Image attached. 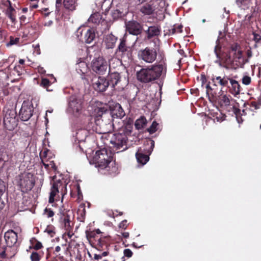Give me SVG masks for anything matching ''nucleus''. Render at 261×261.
<instances>
[{
	"mask_svg": "<svg viewBox=\"0 0 261 261\" xmlns=\"http://www.w3.org/2000/svg\"><path fill=\"white\" fill-rule=\"evenodd\" d=\"M229 83H230V85H228L227 87L229 89V92L234 96L240 94L241 90V87L239 82L233 79L232 77H230Z\"/></svg>",
	"mask_w": 261,
	"mask_h": 261,
	"instance_id": "obj_28",
	"label": "nucleus"
},
{
	"mask_svg": "<svg viewBox=\"0 0 261 261\" xmlns=\"http://www.w3.org/2000/svg\"><path fill=\"white\" fill-rule=\"evenodd\" d=\"M31 2L29 4V8L31 10L36 9L38 7V3L39 0H30Z\"/></svg>",
	"mask_w": 261,
	"mask_h": 261,
	"instance_id": "obj_51",
	"label": "nucleus"
},
{
	"mask_svg": "<svg viewBox=\"0 0 261 261\" xmlns=\"http://www.w3.org/2000/svg\"><path fill=\"white\" fill-rule=\"evenodd\" d=\"M44 253L43 251H33L30 255L31 261H40L43 257Z\"/></svg>",
	"mask_w": 261,
	"mask_h": 261,
	"instance_id": "obj_39",
	"label": "nucleus"
},
{
	"mask_svg": "<svg viewBox=\"0 0 261 261\" xmlns=\"http://www.w3.org/2000/svg\"><path fill=\"white\" fill-rule=\"evenodd\" d=\"M117 41V37L112 34L107 35L103 40L107 48H113Z\"/></svg>",
	"mask_w": 261,
	"mask_h": 261,
	"instance_id": "obj_30",
	"label": "nucleus"
},
{
	"mask_svg": "<svg viewBox=\"0 0 261 261\" xmlns=\"http://www.w3.org/2000/svg\"><path fill=\"white\" fill-rule=\"evenodd\" d=\"M230 49L232 51L236 53L240 49V46L237 43H233L231 45Z\"/></svg>",
	"mask_w": 261,
	"mask_h": 261,
	"instance_id": "obj_55",
	"label": "nucleus"
},
{
	"mask_svg": "<svg viewBox=\"0 0 261 261\" xmlns=\"http://www.w3.org/2000/svg\"><path fill=\"white\" fill-rule=\"evenodd\" d=\"M51 84L50 81L46 78H42L41 79V82L40 83V86L45 88L48 91H51L52 90H50L48 89V87Z\"/></svg>",
	"mask_w": 261,
	"mask_h": 261,
	"instance_id": "obj_43",
	"label": "nucleus"
},
{
	"mask_svg": "<svg viewBox=\"0 0 261 261\" xmlns=\"http://www.w3.org/2000/svg\"><path fill=\"white\" fill-rule=\"evenodd\" d=\"M94 112L97 113V126L95 132L99 134H105L109 133L112 126V119L107 109L104 107L96 108Z\"/></svg>",
	"mask_w": 261,
	"mask_h": 261,
	"instance_id": "obj_3",
	"label": "nucleus"
},
{
	"mask_svg": "<svg viewBox=\"0 0 261 261\" xmlns=\"http://www.w3.org/2000/svg\"><path fill=\"white\" fill-rule=\"evenodd\" d=\"M61 248L59 246H57L55 247V251L54 252V253L56 255L57 257H58L59 258H62L63 256H61V254L59 253V252L61 251Z\"/></svg>",
	"mask_w": 261,
	"mask_h": 261,
	"instance_id": "obj_56",
	"label": "nucleus"
},
{
	"mask_svg": "<svg viewBox=\"0 0 261 261\" xmlns=\"http://www.w3.org/2000/svg\"><path fill=\"white\" fill-rule=\"evenodd\" d=\"M10 41L7 44V46H12L13 45H17L19 43L20 38L19 37H15L12 36H10L9 37Z\"/></svg>",
	"mask_w": 261,
	"mask_h": 261,
	"instance_id": "obj_44",
	"label": "nucleus"
},
{
	"mask_svg": "<svg viewBox=\"0 0 261 261\" xmlns=\"http://www.w3.org/2000/svg\"><path fill=\"white\" fill-rule=\"evenodd\" d=\"M97 114L95 113L93 116H88L85 118V129L88 130L95 132V128L97 126Z\"/></svg>",
	"mask_w": 261,
	"mask_h": 261,
	"instance_id": "obj_24",
	"label": "nucleus"
},
{
	"mask_svg": "<svg viewBox=\"0 0 261 261\" xmlns=\"http://www.w3.org/2000/svg\"><path fill=\"white\" fill-rule=\"evenodd\" d=\"M200 81L201 83V86L203 87L204 85L206 84V83L207 82V79H206V75H205V74L204 73H202L200 74Z\"/></svg>",
	"mask_w": 261,
	"mask_h": 261,
	"instance_id": "obj_53",
	"label": "nucleus"
},
{
	"mask_svg": "<svg viewBox=\"0 0 261 261\" xmlns=\"http://www.w3.org/2000/svg\"><path fill=\"white\" fill-rule=\"evenodd\" d=\"M62 0H56V11L59 12L60 11V7L62 5Z\"/></svg>",
	"mask_w": 261,
	"mask_h": 261,
	"instance_id": "obj_60",
	"label": "nucleus"
},
{
	"mask_svg": "<svg viewBox=\"0 0 261 261\" xmlns=\"http://www.w3.org/2000/svg\"><path fill=\"white\" fill-rule=\"evenodd\" d=\"M210 82H208L205 86L206 89V95H207L208 99L210 100L214 98V94L213 93H210V89L211 90L212 87L210 85Z\"/></svg>",
	"mask_w": 261,
	"mask_h": 261,
	"instance_id": "obj_48",
	"label": "nucleus"
},
{
	"mask_svg": "<svg viewBox=\"0 0 261 261\" xmlns=\"http://www.w3.org/2000/svg\"><path fill=\"white\" fill-rule=\"evenodd\" d=\"M154 147V141L149 139L144 143L143 147L138 148L136 153V157L138 162L143 165H145L149 160V155Z\"/></svg>",
	"mask_w": 261,
	"mask_h": 261,
	"instance_id": "obj_8",
	"label": "nucleus"
},
{
	"mask_svg": "<svg viewBox=\"0 0 261 261\" xmlns=\"http://www.w3.org/2000/svg\"><path fill=\"white\" fill-rule=\"evenodd\" d=\"M116 53L121 58L127 61L131 60L133 58V48L126 44V38L123 37L120 39V42L116 50Z\"/></svg>",
	"mask_w": 261,
	"mask_h": 261,
	"instance_id": "obj_12",
	"label": "nucleus"
},
{
	"mask_svg": "<svg viewBox=\"0 0 261 261\" xmlns=\"http://www.w3.org/2000/svg\"><path fill=\"white\" fill-rule=\"evenodd\" d=\"M5 240L8 247L14 246L17 242V233L12 229H9L5 233Z\"/></svg>",
	"mask_w": 261,
	"mask_h": 261,
	"instance_id": "obj_22",
	"label": "nucleus"
},
{
	"mask_svg": "<svg viewBox=\"0 0 261 261\" xmlns=\"http://www.w3.org/2000/svg\"><path fill=\"white\" fill-rule=\"evenodd\" d=\"M76 36L82 42L90 43L95 38V33L94 30L92 28H79L76 32Z\"/></svg>",
	"mask_w": 261,
	"mask_h": 261,
	"instance_id": "obj_15",
	"label": "nucleus"
},
{
	"mask_svg": "<svg viewBox=\"0 0 261 261\" xmlns=\"http://www.w3.org/2000/svg\"><path fill=\"white\" fill-rule=\"evenodd\" d=\"M128 223L126 220H123L119 225V227L120 228L125 229L127 228Z\"/></svg>",
	"mask_w": 261,
	"mask_h": 261,
	"instance_id": "obj_57",
	"label": "nucleus"
},
{
	"mask_svg": "<svg viewBox=\"0 0 261 261\" xmlns=\"http://www.w3.org/2000/svg\"><path fill=\"white\" fill-rule=\"evenodd\" d=\"M220 37H218L214 47V53L217 58L215 63L218 64L219 66L228 69L229 68L233 61L231 59L230 51H225L222 49V45L220 43Z\"/></svg>",
	"mask_w": 261,
	"mask_h": 261,
	"instance_id": "obj_6",
	"label": "nucleus"
},
{
	"mask_svg": "<svg viewBox=\"0 0 261 261\" xmlns=\"http://www.w3.org/2000/svg\"><path fill=\"white\" fill-rule=\"evenodd\" d=\"M247 105H249L250 107L254 108L255 110H257L259 109L260 106H261V100H258L257 102L254 101H251L250 103L248 102H245L243 107H245Z\"/></svg>",
	"mask_w": 261,
	"mask_h": 261,
	"instance_id": "obj_45",
	"label": "nucleus"
},
{
	"mask_svg": "<svg viewBox=\"0 0 261 261\" xmlns=\"http://www.w3.org/2000/svg\"><path fill=\"white\" fill-rule=\"evenodd\" d=\"M13 156L12 154H8L7 160H4L2 156H0V169H3L5 166L9 164L10 166H14V163L12 160Z\"/></svg>",
	"mask_w": 261,
	"mask_h": 261,
	"instance_id": "obj_38",
	"label": "nucleus"
},
{
	"mask_svg": "<svg viewBox=\"0 0 261 261\" xmlns=\"http://www.w3.org/2000/svg\"><path fill=\"white\" fill-rule=\"evenodd\" d=\"M126 31L133 35L137 36L141 34L142 32V26L141 24L135 20L125 22Z\"/></svg>",
	"mask_w": 261,
	"mask_h": 261,
	"instance_id": "obj_19",
	"label": "nucleus"
},
{
	"mask_svg": "<svg viewBox=\"0 0 261 261\" xmlns=\"http://www.w3.org/2000/svg\"><path fill=\"white\" fill-rule=\"evenodd\" d=\"M86 236L91 245L99 251H108L111 243L110 236H105L99 229L86 231Z\"/></svg>",
	"mask_w": 261,
	"mask_h": 261,
	"instance_id": "obj_2",
	"label": "nucleus"
},
{
	"mask_svg": "<svg viewBox=\"0 0 261 261\" xmlns=\"http://www.w3.org/2000/svg\"><path fill=\"white\" fill-rule=\"evenodd\" d=\"M48 151V150L46 149L42 153H40V158L41 159V160H43L44 158H45L46 157Z\"/></svg>",
	"mask_w": 261,
	"mask_h": 261,
	"instance_id": "obj_61",
	"label": "nucleus"
},
{
	"mask_svg": "<svg viewBox=\"0 0 261 261\" xmlns=\"http://www.w3.org/2000/svg\"><path fill=\"white\" fill-rule=\"evenodd\" d=\"M124 255L127 257H130L133 255V252L129 249H125L123 251Z\"/></svg>",
	"mask_w": 261,
	"mask_h": 261,
	"instance_id": "obj_58",
	"label": "nucleus"
},
{
	"mask_svg": "<svg viewBox=\"0 0 261 261\" xmlns=\"http://www.w3.org/2000/svg\"><path fill=\"white\" fill-rule=\"evenodd\" d=\"M63 5L64 8L70 11H73L75 10L76 7L75 0H63Z\"/></svg>",
	"mask_w": 261,
	"mask_h": 261,
	"instance_id": "obj_36",
	"label": "nucleus"
},
{
	"mask_svg": "<svg viewBox=\"0 0 261 261\" xmlns=\"http://www.w3.org/2000/svg\"><path fill=\"white\" fill-rule=\"evenodd\" d=\"M109 252L108 251H103L101 254H95L94 255V258L95 259H99L102 258V256H106L109 254Z\"/></svg>",
	"mask_w": 261,
	"mask_h": 261,
	"instance_id": "obj_52",
	"label": "nucleus"
},
{
	"mask_svg": "<svg viewBox=\"0 0 261 261\" xmlns=\"http://www.w3.org/2000/svg\"><path fill=\"white\" fill-rule=\"evenodd\" d=\"M76 70L77 72L82 75V79L88 81L86 77V74L88 72L89 69L87 64L85 61H81L76 64Z\"/></svg>",
	"mask_w": 261,
	"mask_h": 261,
	"instance_id": "obj_29",
	"label": "nucleus"
},
{
	"mask_svg": "<svg viewBox=\"0 0 261 261\" xmlns=\"http://www.w3.org/2000/svg\"><path fill=\"white\" fill-rule=\"evenodd\" d=\"M121 234L124 238H127L129 237V233L128 232H122Z\"/></svg>",
	"mask_w": 261,
	"mask_h": 261,
	"instance_id": "obj_64",
	"label": "nucleus"
},
{
	"mask_svg": "<svg viewBox=\"0 0 261 261\" xmlns=\"http://www.w3.org/2000/svg\"><path fill=\"white\" fill-rule=\"evenodd\" d=\"M159 124L155 121H153L151 126L147 129V131L150 134H152L157 131V127Z\"/></svg>",
	"mask_w": 261,
	"mask_h": 261,
	"instance_id": "obj_47",
	"label": "nucleus"
},
{
	"mask_svg": "<svg viewBox=\"0 0 261 261\" xmlns=\"http://www.w3.org/2000/svg\"><path fill=\"white\" fill-rule=\"evenodd\" d=\"M72 212L70 210H61L59 218L60 223L62 227L66 231L67 234L69 238L73 234L72 230L73 223L71 220V215Z\"/></svg>",
	"mask_w": 261,
	"mask_h": 261,
	"instance_id": "obj_10",
	"label": "nucleus"
},
{
	"mask_svg": "<svg viewBox=\"0 0 261 261\" xmlns=\"http://www.w3.org/2000/svg\"><path fill=\"white\" fill-rule=\"evenodd\" d=\"M191 91L192 94H195L196 95L198 94L199 90L198 89H191Z\"/></svg>",
	"mask_w": 261,
	"mask_h": 261,
	"instance_id": "obj_63",
	"label": "nucleus"
},
{
	"mask_svg": "<svg viewBox=\"0 0 261 261\" xmlns=\"http://www.w3.org/2000/svg\"><path fill=\"white\" fill-rule=\"evenodd\" d=\"M230 79V76L224 75L223 76H214L212 79V81L214 85L216 86H220L223 88L228 87Z\"/></svg>",
	"mask_w": 261,
	"mask_h": 261,
	"instance_id": "obj_25",
	"label": "nucleus"
},
{
	"mask_svg": "<svg viewBox=\"0 0 261 261\" xmlns=\"http://www.w3.org/2000/svg\"><path fill=\"white\" fill-rule=\"evenodd\" d=\"M51 185V191L49 197V202L53 203L56 198H59L61 194L62 197L67 193V185L68 182L67 179H65L62 175L59 176H54L50 181Z\"/></svg>",
	"mask_w": 261,
	"mask_h": 261,
	"instance_id": "obj_4",
	"label": "nucleus"
},
{
	"mask_svg": "<svg viewBox=\"0 0 261 261\" xmlns=\"http://www.w3.org/2000/svg\"><path fill=\"white\" fill-rule=\"evenodd\" d=\"M82 106L80 100L75 97L70 98L69 102V109L74 114H79L82 110Z\"/></svg>",
	"mask_w": 261,
	"mask_h": 261,
	"instance_id": "obj_23",
	"label": "nucleus"
},
{
	"mask_svg": "<svg viewBox=\"0 0 261 261\" xmlns=\"http://www.w3.org/2000/svg\"><path fill=\"white\" fill-rule=\"evenodd\" d=\"M107 111L110 114L111 118L112 119L113 117L122 118L125 115L122 108L119 103H116L111 110H107Z\"/></svg>",
	"mask_w": 261,
	"mask_h": 261,
	"instance_id": "obj_27",
	"label": "nucleus"
},
{
	"mask_svg": "<svg viewBox=\"0 0 261 261\" xmlns=\"http://www.w3.org/2000/svg\"><path fill=\"white\" fill-rule=\"evenodd\" d=\"M50 237H54L55 235V228L53 225H48L44 230Z\"/></svg>",
	"mask_w": 261,
	"mask_h": 261,
	"instance_id": "obj_46",
	"label": "nucleus"
},
{
	"mask_svg": "<svg viewBox=\"0 0 261 261\" xmlns=\"http://www.w3.org/2000/svg\"><path fill=\"white\" fill-rule=\"evenodd\" d=\"M233 98L230 95L226 94L222 95L219 97V104L222 107H224L225 108L230 106L232 103V99Z\"/></svg>",
	"mask_w": 261,
	"mask_h": 261,
	"instance_id": "obj_31",
	"label": "nucleus"
},
{
	"mask_svg": "<svg viewBox=\"0 0 261 261\" xmlns=\"http://www.w3.org/2000/svg\"><path fill=\"white\" fill-rule=\"evenodd\" d=\"M242 82L245 85H249L251 82V79L248 75H244L242 77Z\"/></svg>",
	"mask_w": 261,
	"mask_h": 261,
	"instance_id": "obj_50",
	"label": "nucleus"
},
{
	"mask_svg": "<svg viewBox=\"0 0 261 261\" xmlns=\"http://www.w3.org/2000/svg\"><path fill=\"white\" fill-rule=\"evenodd\" d=\"M234 54L236 58L239 60L242 59V51L240 49L238 50V51L234 53Z\"/></svg>",
	"mask_w": 261,
	"mask_h": 261,
	"instance_id": "obj_59",
	"label": "nucleus"
},
{
	"mask_svg": "<svg viewBox=\"0 0 261 261\" xmlns=\"http://www.w3.org/2000/svg\"><path fill=\"white\" fill-rule=\"evenodd\" d=\"M113 155L110 151L104 148L96 151L93 161L96 167L101 169H106L109 167V164L113 161Z\"/></svg>",
	"mask_w": 261,
	"mask_h": 261,
	"instance_id": "obj_7",
	"label": "nucleus"
},
{
	"mask_svg": "<svg viewBox=\"0 0 261 261\" xmlns=\"http://www.w3.org/2000/svg\"><path fill=\"white\" fill-rule=\"evenodd\" d=\"M127 137L124 133L113 134L111 137L110 142L112 147L116 150L124 151L127 148Z\"/></svg>",
	"mask_w": 261,
	"mask_h": 261,
	"instance_id": "obj_11",
	"label": "nucleus"
},
{
	"mask_svg": "<svg viewBox=\"0 0 261 261\" xmlns=\"http://www.w3.org/2000/svg\"><path fill=\"white\" fill-rule=\"evenodd\" d=\"M161 60L159 63L146 68H142L137 72L138 80L144 83H149L164 78L167 72V64L164 55L160 54Z\"/></svg>",
	"mask_w": 261,
	"mask_h": 261,
	"instance_id": "obj_1",
	"label": "nucleus"
},
{
	"mask_svg": "<svg viewBox=\"0 0 261 261\" xmlns=\"http://www.w3.org/2000/svg\"><path fill=\"white\" fill-rule=\"evenodd\" d=\"M138 9L143 15H150L154 12H163L166 10L165 0H150L148 3L141 2Z\"/></svg>",
	"mask_w": 261,
	"mask_h": 261,
	"instance_id": "obj_5",
	"label": "nucleus"
},
{
	"mask_svg": "<svg viewBox=\"0 0 261 261\" xmlns=\"http://www.w3.org/2000/svg\"><path fill=\"white\" fill-rule=\"evenodd\" d=\"M147 121L145 116H141L137 119L135 123V126L137 129H141L144 128L147 125Z\"/></svg>",
	"mask_w": 261,
	"mask_h": 261,
	"instance_id": "obj_35",
	"label": "nucleus"
},
{
	"mask_svg": "<svg viewBox=\"0 0 261 261\" xmlns=\"http://www.w3.org/2000/svg\"><path fill=\"white\" fill-rule=\"evenodd\" d=\"M70 195L72 197H74L75 196H77L76 200L78 202L81 201L83 199V195L81 190V188L79 184L76 185L75 192H74L73 190L71 191Z\"/></svg>",
	"mask_w": 261,
	"mask_h": 261,
	"instance_id": "obj_40",
	"label": "nucleus"
},
{
	"mask_svg": "<svg viewBox=\"0 0 261 261\" xmlns=\"http://www.w3.org/2000/svg\"><path fill=\"white\" fill-rule=\"evenodd\" d=\"M252 35L253 36V40L255 43H259L260 41H261V35L256 33L255 32H253Z\"/></svg>",
	"mask_w": 261,
	"mask_h": 261,
	"instance_id": "obj_54",
	"label": "nucleus"
},
{
	"mask_svg": "<svg viewBox=\"0 0 261 261\" xmlns=\"http://www.w3.org/2000/svg\"><path fill=\"white\" fill-rule=\"evenodd\" d=\"M30 242L31 246L29 248L34 249V251H40V250L43 248L42 244L35 238H32Z\"/></svg>",
	"mask_w": 261,
	"mask_h": 261,
	"instance_id": "obj_33",
	"label": "nucleus"
},
{
	"mask_svg": "<svg viewBox=\"0 0 261 261\" xmlns=\"http://www.w3.org/2000/svg\"><path fill=\"white\" fill-rule=\"evenodd\" d=\"M227 111L229 112H232L234 114L237 120L239 123H241L243 121L242 118V114L241 110L239 109V103L237 102V100L234 99H232V103L230 106L226 108Z\"/></svg>",
	"mask_w": 261,
	"mask_h": 261,
	"instance_id": "obj_21",
	"label": "nucleus"
},
{
	"mask_svg": "<svg viewBox=\"0 0 261 261\" xmlns=\"http://www.w3.org/2000/svg\"><path fill=\"white\" fill-rule=\"evenodd\" d=\"M33 112L34 107L32 103L29 101H24L19 111V118L22 121H28L33 116Z\"/></svg>",
	"mask_w": 261,
	"mask_h": 261,
	"instance_id": "obj_17",
	"label": "nucleus"
},
{
	"mask_svg": "<svg viewBox=\"0 0 261 261\" xmlns=\"http://www.w3.org/2000/svg\"><path fill=\"white\" fill-rule=\"evenodd\" d=\"M17 122L16 113L13 110H8L4 117V124L6 128L9 130H13L17 125Z\"/></svg>",
	"mask_w": 261,
	"mask_h": 261,
	"instance_id": "obj_16",
	"label": "nucleus"
},
{
	"mask_svg": "<svg viewBox=\"0 0 261 261\" xmlns=\"http://www.w3.org/2000/svg\"><path fill=\"white\" fill-rule=\"evenodd\" d=\"M88 135V131L86 129H79L77 130L75 137L79 142H84Z\"/></svg>",
	"mask_w": 261,
	"mask_h": 261,
	"instance_id": "obj_34",
	"label": "nucleus"
},
{
	"mask_svg": "<svg viewBox=\"0 0 261 261\" xmlns=\"http://www.w3.org/2000/svg\"><path fill=\"white\" fill-rule=\"evenodd\" d=\"M18 185L23 193H27L34 187L35 183L34 176L31 173H23L19 176Z\"/></svg>",
	"mask_w": 261,
	"mask_h": 261,
	"instance_id": "obj_9",
	"label": "nucleus"
},
{
	"mask_svg": "<svg viewBox=\"0 0 261 261\" xmlns=\"http://www.w3.org/2000/svg\"><path fill=\"white\" fill-rule=\"evenodd\" d=\"M138 56L140 60L146 63H152L156 59V50L154 48L146 47L139 50Z\"/></svg>",
	"mask_w": 261,
	"mask_h": 261,
	"instance_id": "obj_14",
	"label": "nucleus"
},
{
	"mask_svg": "<svg viewBox=\"0 0 261 261\" xmlns=\"http://www.w3.org/2000/svg\"><path fill=\"white\" fill-rule=\"evenodd\" d=\"M161 30L159 26L152 25L149 27L148 29L145 31L146 36L145 37V40H150L151 38L158 37L161 34Z\"/></svg>",
	"mask_w": 261,
	"mask_h": 261,
	"instance_id": "obj_26",
	"label": "nucleus"
},
{
	"mask_svg": "<svg viewBox=\"0 0 261 261\" xmlns=\"http://www.w3.org/2000/svg\"><path fill=\"white\" fill-rule=\"evenodd\" d=\"M108 86L114 88L117 86L118 89H122L123 85H121V78L119 73L114 72L109 73L107 78Z\"/></svg>",
	"mask_w": 261,
	"mask_h": 261,
	"instance_id": "obj_18",
	"label": "nucleus"
},
{
	"mask_svg": "<svg viewBox=\"0 0 261 261\" xmlns=\"http://www.w3.org/2000/svg\"><path fill=\"white\" fill-rule=\"evenodd\" d=\"M107 61L101 56L94 57L91 63L92 70L98 74H105L108 69Z\"/></svg>",
	"mask_w": 261,
	"mask_h": 261,
	"instance_id": "obj_13",
	"label": "nucleus"
},
{
	"mask_svg": "<svg viewBox=\"0 0 261 261\" xmlns=\"http://www.w3.org/2000/svg\"><path fill=\"white\" fill-rule=\"evenodd\" d=\"M15 10L11 6V3L9 2V6L7 9L6 14L11 20V22L13 24H15L16 20L15 18Z\"/></svg>",
	"mask_w": 261,
	"mask_h": 261,
	"instance_id": "obj_32",
	"label": "nucleus"
},
{
	"mask_svg": "<svg viewBox=\"0 0 261 261\" xmlns=\"http://www.w3.org/2000/svg\"><path fill=\"white\" fill-rule=\"evenodd\" d=\"M245 1V0H236V3L238 6L241 7Z\"/></svg>",
	"mask_w": 261,
	"mask_h": 261,
	"instance_id": "obj_62",
	"label": "nucleus"
},
{
	"mask_svg": "<svg viewBox=\"0 0 261 261\" xmlns=\"http://www.w3.org/2000/svg\"><path fill=\"white\" fill-rule=\"evenodd\" d=\"M183 25L181 24H174L171 29L168 30L166 34L170 36L182 32Z\"/></svg>",
	"mask_w": 261,
	"mask_h": 261,
	"instance_id": "obj_37",
	"label": "nucleus"
},
{
	"mask_svg": "<svg viewBox=\"0 0 261 261\" xmlns=\"http://www.w3.org/2000/svg\"><path fill=\"white\" fill-rule=\"evenodd\" d=\"M5 191V182L2 179H0V211L2 210L5 206V203L2 200V199H1V196L3 194Z\"/></svg>",
	"mask_w": 261,
	"mask_h": 261,
	"instance_id": "obj_42",
	"label": "nucleus"
},
{
	"mask_svg": "<svg viewBox=\"0 0 261 261\" xmlns=\"http://www.w3.org/2000/svg\"><path fill=\"white\" fill-rule=\"evenodd\" d=\"M77 215L80 216L79 219L81 222H84L86 215V210L85 204H81L80 208H79L77 212Z\"/></svg>",
	"mask_w": 261,
	"mask_h": 261,
	"instance_id": "obj_41",
	"label": "nucleus"
},
{
	"mask_svg": "<svg viewBox=\"0 0 261 261\" xmlns=\"http://www.w3.org/2000/svg\"><path fill=\"white\" fill-rule=\"evenodd\" d=\"M44 214L48 218H51L54 216L55 213L50 208L46 207L44 211Z\"/></svg>",
	"mask_w": 261,
	"mask_h": 261,
	"instance_id": "obj_49",
	"label": "nucleus"
},
{
	"mask_svg": "<svg viewBox=\"0 0 261 261\" xmlns=\"http://www.w3.org/2000/svg\"><path fill=\"white\" fill-rule=\"evenodd\" d=\"M92 85L93 88L99 92L105 91L109 86L107 79L101 76L93 79Z\"/></svg>",
	"mask_w": 261,
	"mask_h": 261,
	"instance_id": "obj_20",
	"label": "nucleus"
}]
</instances>
